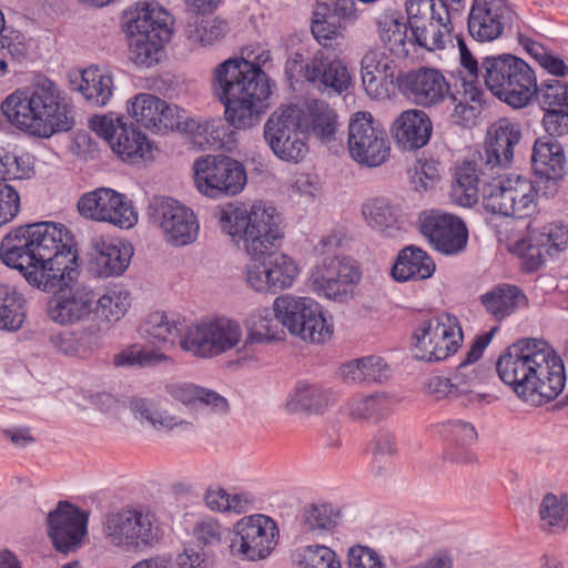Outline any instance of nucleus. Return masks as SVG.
I'll list each match as a JSON object with an SVG mask.
<instances>
[{
    "mask_svg": "<svg viewBox=\"0 0 568 568\" xmlns=\"http://www.w3.org/2000/svg\"><path fill=\"white\" fill-rule=\"evenodd\" d=\"M457 41L460 87L466 100L481 103L484 84L511 108L521 109L531 101L536 92V75L527 62L509 53L485 55L478 62L465 41L460 38Z\"/></svg>",
    "mask_w": 568,
    "mask_h": 568,
    "instance_id": "1",
    "label": "nucleus"
},
{
    "mask_svg": "<svg viewBox=\"0 0 568 568\" xmlns=\"http://www.w3.org/2000/svg\"><path fill=\"white\" fill-rule=\"evenodd\" d=\"M212 85L225 108V120L235 129L257 124L270 108V79L246 59H227L217 64Z\"/></svg>",
    "mask_w": 568,
    "mask_h": 568,
    "instance_id": "2",
    "label": "nucleus"
},
{
    "mask_svg": "<svg viewBox=\"0 0 568 568\" xmlns=\"http://www.w3.org/2000/svg\"><path fill=\"white\" fill-rule=\"evenodd\" d=\"M6 118L18 129L50 138L73 126L70 106L59 87L39 78L27 91H16L1 104Z\"/></svg>",
    "mask_w": 568,
    "mask_h": 568,
    "instance_id": "3",
    "label": "nucleus"
},
{
    "mask_svg": "<svg viewBox=\"0 0 568 568\" xmlns=\"http://www.w3.org/2000/svg\"><path fill=\"white\" fill-rule=\"evenodd\" d=\"M214 216L221 231L242 247L248 263L266 260L282 245V219L273 206L256 202L247 209L242 203L230 202L220 205Z\"/></svg>",
    "mask_w": 568,
    "mask_h": 568,
    "instance_id": "4",
    "label": "nucleus"
},
{
    "mask_svg": "<svg viewBox=\"0 0 568 568\" xmlns=\"http://www.w3.org/2000/svg\"><path fill=\"white\" fill-rule=\"evenodd\" d=\"M521 138L518 125L501 120L489 131V141L484 151L474 159L464 161L455 173L452 185V201L464 207H471L479 197V184L490 183L495 169L508 166L514 158V146Z\"/></svg>",
    "mask_w": 568,
    "mask_h": 568,
    "instance_id": "5",
    "label": "nucleus"
},
{
    "mask_svg": "<svg viewBox=\"0 0 568 568\" xmlns=\"http://www.w3.org/2000/svg\"><path fill=\"white\" fill-rule=\"evenodd\" d=\"M36 252L39 276L48 284L42 291H54L78 278V252L69 229L60 223L26 224Z\"/></svg>",
    "mask_w": 568,
    "mask_h": 568,
    "instance_id": "6",
    "label": "nucleus"
},
{
    "mask_svg": "<svg viewBox=\"0 0 568 568\" xmlns=\"http://www.w3.org/2000/svg\"><path fill=\"white\" fill-rule=\"evenodd\" d=\"M170 20V14L158 4L145 3L136 8L126 23L134 63L150 67L158 61L160 50L171 37Z\"/></svg>",
    "mask_w": 568,
    "mask_h": 568,
    "instance_id": "7",
    "label": "nucleus"
},
{
    "mask_svg": "<svg viewBox=\"0 0 568 568\" xmlns=\"http://www.w3.org/2000/svg\"><path fill=\"white\" fill-rule=\"evenodd\" d=\"M241 339V325L222 316L203 318L184 326L179 345L195 357L213 358L235 348Z\"/></svg>",
    "mask_w": 568,
    "mask_h": 568,
    "instance_id": "8",
    "label": "nucleus"
},
{
    "mask_svg": "<svg viewBox=\"0 0 568 568\" xmlns=\"http://www.w3.org/2000/svg\"><path fill=\"white\" fill-rule=\"evenodd\" d=\"M481 192L484 207L493 214L524 219L536 209L535 187L521 175L491 174L490 183H486Z\"/></svg>",
    "mask_w": 568,
    "mask_h": 568,
    "instance_id": "9",
    "label": "nucleus"
},
{
    "mask_svg": "<svg viewBox=\"0 0 568 568\" xmlns=\"http://www.w3.org/2000/svg\"><path fill=\"white\" fill-rule=\"evenodd\" d=\"M414 357L440 362L455 354L464 341L459 320L449 313L422 320L414 332Z\"/></svg>",
    "mask_w": 568,
    "mask_h": 568,
    "instance_id": "10",
    "label": "nucleus"
},
{
    "mask_svg": "<svg viewBox=\"0 0 568 568\" xmlns=\"http://www.w3.org/2000/svg\"><path fill=\"white\" fill-rule=\"evenodd\" d=\"M273 311L282 326L303 341L324 343L332 335L321 305L312 298L281 295L274 300Z\"/></svg>",
    "mask_w": 568,
    "mask_h": 568,
    "instance_id": "11",
    "label": "nucleus"
},
{
    "mask_svg": "<svg viewBox=\"0 0 568 568\" xmlns=\"http://www.w3.org/2000/svg\"><path fill=\"white\" fill-rule=\"evenodd\" d=\"M197 191L211 199L240 194L247 182L244 165L226 155H205L193 163Z\"/></svg>",
    "mask_w": 568,
    "mask_h": 568,
    "instance_id": "12",
    "label": "nucleus"
},
{
    "mask_svg": "<svg viewBox=\"0 0 568 568\" xmlns=\"http://www.w3.org/2000/svg\"><path fill=\"white\" fill-rule=\"evenodd\" d=\"M348 151L353 161L362 166L378 168L389 159L387 133L369 112H356L348 124Z\"/></svg>",
    "mask_w": 568,
    "mask_h": 568,
    "instance_id": "13",
    "label": "nucleus"
},
{
    "mask_svg": "<svg viewBox=\"0 0 568 568\" xmlns=\"http://www.w3.org/2000/svg\"><path fill=\"white\" fill-rule=\"evenodd\" d=\"M264 139L273 154L288 163L301 162L308 152L298 113L291 105L278 108L268 116Z\"/></svg>",
    "mask_w": 568,
    "mask_h": 568,
    "instance_id": "14",
    "label": "nucleus"
},
{
    "mask_svg": "<svg viewBox=\"0 0 568 568\" xmlns=\"http://www.w3.org/2000/svg\"><path fill=\"white\" fill-rule=\"evenodd\" d=\"M545 341L524 338L511 344L496 363L499 378L521 398L529 399V389L532 387L531 376L540 347Z\"/></svg>",
    "mask_w": 568,
    "mask_h": 568,
    "instance_id": "15",
    "label": "nucleus"
},
{
    "mask_svg": "<svg viewBox=\"0 0 568 568\" xmlns=\"http://www.w3.org/2000/svg\"><path fill=\"white\" fill-rule=\"evenodd\" d=\"M148 213L163 234L164 240L175 247L193 243L199 235V221L194 212L179 201L166 196H154Z\"/></svg>",
    "mask_w": 568,
    "mask_h": 568,
    "instance_id": "16",
    "label": "nucleus"
},
{
    "mask_svg": "<svg viewBox=\"0 0 568 568\" xmlns=\"http://www.w3.org/2000/svg\"><path fill=\"white\" fill-rule=\"evenodd\" d=\"M277 537L278 528L271 517L262 514L245 516L234 525L230 550L245 560H261L273 551Z\"/></svg>",
    "mask_w": 568,
    "mask_h": 568,
    "instance_id": "17",
    "label": "nucleus"
},
{
    "mask_svg": "<svg viewBox=\"0 0 568 568\" xmlns=\"http://www.w3.org/2000/svg\"><path fill=\"white\" fill-rule=\"evenodd\" d=\"M81 216L131 229L138 223V212L124 194L109 187H99L80 196L77 204Z\"/></svg>",
    "mask_w": 568,
    "mask_h": 568,
    "instance_id": "18",
    "label": "nucleus"
},
{
    "mask_svg": "<svg viewBox=\"0 0 568 568\" xmlns=\"http://www.w3.org/2000/svg\"><path fill=\"white\" fill-rule=\"evenodd\" d=\"M359 280L358 268L339 256L324 257L311 275L312 288L318 296L339 303L353 297V288Z\"/></svg>",
    "mask_w": 568,
    "mask_h": 568,
    "instance_id": "19",
    "label": "nucleus"
},
{
    "mask_svg": "<svg viewBox=\"0 0 568 568\" xmlns=\"http://www.w3.org/2000/svg\"><path fill=\"white\" fill-rule=\"evenodd\" d=\"M89 126L109 143L122 161L135 162L149 149L145 135L129 124L124 116L114 113L95 115L90 119Z\"/></svg>",
    "mask_w": 568,
    "mask_h": 568,
    "instance_id": "20",
    "label": "nucleus"
},
{
    "mask_svg": "<svg viewBox=\"0 0 568 568\" xmlns=\"http://www.w3.org/2000/svg\"><path fill=\"white\" fill-rule=\"evenodd\" d=\"M264 261L247 263L245 281L247 285L261 293L275 294L293 285L300 274L296 262L278 250Z\"/></svg>",
    "mask_w": 568,
    "mask_h": 568,
    "instance_id": "21",
    "label": "nucleus"
},
{
    "mask_svg": "<svg viewBox=\"0 0 568 568\" xmlns=\"http://www.w3.org/2000/svg\"><path fill=\"white\" fill-rule=\"evenodd\" d=\"M398 90L415 104L424 108L438 105L447 97L456 102L457 98L450 94L449 83L444 74L434 68L420 67L396 77Z\"/></svg>",
    "mask_w": 568,
    "mask_h": 568,
    "instance_id": "22",
    "label": "nucleus"
},
{
    "mask_svg": "<svg viewBox=\"0 0 568 568\" xmlns=\"http://www.w3.org/2000/svg\"><path fill=\"white\" fill-rule=\"evenodd\" d=\"M420 232L436 251L445 255L463 252L468 241L464 221L440 211L424 212L420 215Z\"/></svg>",
    "mask_w": 568,
    "mask_h": 568,
    "instance_id": "23",
    "label": "nucleus"
},
{
    "mask_svg": "<svg viewBox=\"0 0 568 568\" xmlns=\"http://www.w3.org/2000/svg\"><path fill=\"white\" fill-rule=\"evenodd\" d=\"M88 519L87 511L67 500L59 501L47 516L48 535L55 549L64 554L75 549L87 534Z\"/></svg>",
    "mask_w": 568,
    "mask_h": 568,
    "instance_id": "24",
    "label": "nucleus"
},
{
    "mask_svg": "<svg viewBox=\"0 0 568 568\" xmlns=\"http://www.w3.org/2000/svg\"><path fill=\"white\" fill-rule=\"evenodd\" d=\"M70 281L57 287L48 305V316L61 325H71L84 321L93 313L94 291Z\"/></svg>",
    "mask_w": 568,
    "mask_h": 568,
    "instance_id": "25",
    "label": "nucleus"
},
{
    "mask_svg": "<svg viewBox=\"0 0 568 568\" xmlns=\"http://www.w3.org/2000/svg\"><path fill=\"white\" fill-rule=\"evenodd\" d=\"M568 244V227L559 223H550L539 232L531 234L514 246V252L524 260L527 272L537 271L544 263L546 255L564 251Z\"/></svg>",
    "mask_w": 568,
    "mask_h": 568,
    "instance_id": "26",
    "label": "nucleus"
},
{
    "mask_svg": "<svg viewBox=\"0 0 568 568\" xmlns=\"http://www.w3.org/2000/svg\"><path fill=\"white\" fill-rule=\"evenodd\" d=\"M1 261L9 267L18 270L26 281L42 291L48 284L39 276L36 252L26 225L10 231L0 244Z\"/></svg>",
    "mask_w": 568,
    "mask_h": 568,
    "instance_id": "27",
    "label": "nucleus"
},
{
    "mask_svg": "<svg viewBox=\"0 0 568 568\" xmlns=\"http://www.w3.org/2000/svg\"><path fill=\"white\" fill-rule=\"evenodd\" d=\"M510 14L504 0H473L468 32L478 42H490L501 36Z\"/></svg>",
    "mask_w": 568,
    "mask_h": 568,
    "instance_id": "28",
    "label": "nucleus"
},
{
    "mask_svg": "<svg viewBox=\"0 0 568 568\" xmlns=\"http://www.w3.org/2000/svg\"><path fill=\"white\" fill-rule=\"evenodd\" d=\"M303 68L304 79L322 92L341 94L351 84L347 68L337 55L331 57L323 50L316 51Z\"/></svg>",
    "mask_w": 568,
    "mask_h": 568,
    "instance_id": "29",
    "label": "nucleus"
},
{
    "mask_svg": "<svg viewBox=\"0 0 568 568\" xmlns=\"http://www.w3.org/2000/svg\"><path fill=\"white\" fill-rule=\"evenodd\" d=\"M531 376L532 387L529 389V398L535 395L545 398L547 402L555 399L565 388L566 373L562 359L558 356L550 345L545 341V346L540 347Z\"/></svg>",
    "mask_w": 568,
    "mask_h": 568,
    "instance_id": "30",
    "label": "nucleus"
},
{
    "mask_svg": "<svg viewBox=\"0 0 568 568\" xmlns=\"http://www.w3.org/2000/svg\"><path fill=\"white\" fill-rule=\"evenodd\" d=\"M165 392L195 415H224L229 412L227 399L210 388L186 382H173L165 385Z\"/></svg>",
    "mask_w": 568,
    "mask_h": 568,
    "instance_id": "31",
    "label": "nucleus"
},
{
    "mask_svg": "<svg viewBox=\"0 0 568 568\" xmlns=\"http://www.w3.org/2000/svg\"><path fill=\"white\" fill-rule=\"evenodd\" d=\"M298 113L302 129L323 144L337 140L339 123L335 110L323 100H312L304 106L292 105Z\"/></svg>",
    "mask_w": 568,
    "mask_h": 568,
    "instance_id": "32",
    "label": "nucleus"
},
{
    "mask_svg": "<svg viewBox=\"0 0 568 568\" xmlns=\"http://www.w3.org/2000/svg\"><path fill=\"white\" fill-rule=\"evenodd\" d=\"M432 132V121L422 110L412 109L402 112L392 125L396 144L406 151L424 148L429 142Z\"/></svg>",
    "mask_w": 568,
    "mask_h": 568,
    "instance_id": "33",
    "label": "nucleus"
},
{
    "mask_svg": "<svg viewBox=\"0 0 568 568\" xmlns=\"http://www.w3.org/2000/svg\"><path fill=\"white\" fill-rule=\"evenodd\" d=\"M91 265L93 272L100 277L121 275L129 266L133 255L130 244L118 240L99 237L93 240Z\"/></svg>",
    "mask_w": 568,
    "mask_h": 568,
    "instance_id": "34",
    "label": "nucleus"
},
{
    "mask_svg": "<svg viewBox=\"0 0 568 568\" xmlns=\"http://www.w3.org/2000/svg\"><path fill=\"white\" fill-rule=\"evenodd\" d=\"M398 65L395 59L381 50H369L361 62L362 82L365 91L372 98L378 99L384 94V83L396 82Z\"/></svg>",
    "mask_w": 568,
    "mask_h": 568,
    "instance_id": "35",
    "label": "nucleus"
},
{
    "mask_svg": "<svg viewBox=\"0 0 568 568\" xmlns=\"http://www.w3.org/2000/svg\"><path fill=\"white\" fill-rule=\"evenodd\" d=\"M496 331L497 327H494L489 332L477 336L467 352L466 358L458 365L453 376L458 398L466 396L471 402L477 396L474 388L481 383V376L471 364L481 357Z\"/></svg>",
    "mask_w": 568,
    "mask_h": 568,
    "instance_id": "36",
    "label": "nucleus"
},
{
    "mask_svg": "<svg viewBox=\"0 0 568 568\" xmlns=\"http://www.w3.org/2000/svg\"><path fill=\"white\" fill-rule=\"evenodd\" d=\"M366 224L385 237H397L402 232L400 209L386 197H374L362 205Z\"/></svg>",
    "mask_w": 568,
    "mask_h": 568,
    "instance_id": "37",
    "label": "nucleus"
},
{
    "mask_svg": "<svg viewBox=\"0 0 568 568\" xmlns=\"http://www.w3.org/2000/svg\"><path fill=\"white\" fill-rule=\"evenodd\" d=\"M436 265L422 248L409 245L399 251L392 267V276L397 282L423 281L433 276Z\"/></svg>",
    "mask_w": 568,
    "mask_h": 568,
    "instance_id": "38",
    "label": "nucleus"
},
{
    "mask_svg": "<svg viewBox=\"0 0 568 568\" xmlns=\"http://www.w3.org/2000/svg\"><path fill=\"white\" fill-rule=\"evenodd\" d=\"M378 36L385 48L397 59H406L414 48L408 23L396 12L386 11L377 20Z\"/></svg>",
    "mask_w": 568,
    "mask_h": 568,
    "instance_id": "39",
    "label": "nucleus"
},
{
    "mask_svg": "<svg viewBox=\"0 0 568 568\" xmlns=\"http://www.w3.org/2000/svg\"><path fill=\"white\" fill-rule=\"evenodd\" d=\"M485 311L497 321H501L517 310L528 305L525 293L513 284H498L480 296Z\"/></svg>",
    "mask_w": 568,
    "mask_h": 568,
    "instance_id": "40",
    "label": "nucleus"
},
{
    "mask_svg": "<svg viewBox=\"0 0 568 568\" xmlns=\"http://www.w3.org/2000/svg\"><path fill=\"white\" fill-rule=\"evenodd\" d=\"M131 551L151 549L163 538L162 524L154 511L145 507H131Z\"/></svg>",
    "mask_w": 568,
    "mask_h": 568,
    "instance_id": "41",
    "label": "nucleus"
},
{
    "mask_svg": "<svg viewBox=\"0 0 568 568\" xmlns=\"http://www.w3.org/2000/svg\"><path fill=\"white\" fill-rule=\"evenodd\" d=\"M536 175L546 180H558L564 176L566 158L561 144L555 139H538L531 155Z\"/></svg>",
    "mask_w": 568,
    "mask_h": 568,
    "instance_id": "42",
    "label": "nucleus"
},
{
    "mask_svg": "<svg viewBox=\"0 0 568 568\" xmlns=\"http://www.w3.org/2000/svg\"><path fill=\"white\" fill-rule=\"evenodd\" d=\"M78 91L94 106H104L113 95L114 83L111 72L105 68L90 65L79 74Z\"/></svg>",
    "mask_w": 568,
    "mask_h": 568,
    "instance_id": "43",
    "label": "nucleus"
},
{
    "mask_svg": "<svg viewBox=\"0 0 568 568\" xmlns=\"http://www.w3.org/2000/svg\"><path fill=\"white\" fill-rule=\"evenodd\" d=\"M410 40L414 47L417 45L427 51L443 50L450 39V13L444 4H439V13L435 19H428L425 22L423 31H415V27H409Z\"/></svg>",
    "mask_w": 568,
    "mask_h": 568,
    "instance_id": "44",
    "label": "nucleus"
},
{
    "mask_svg": "<svg viewBox=\"0 0 568 568\" xmlns=\"http://www.w3.org/2000/svg\"><path fill=\"white\" fill-rule=\"evenodd\" d=\"M311 30L323 48L341 51L345 39L344 27L341 20L335 18V14H332L329 4H316Z\"/></svg>",
    "mask_w": 568,
    "mask_h": 568,
    "instance_id": "45",
    "label": "nucleus"
},
{
    "mask_svg": "<svg viewBox=\"0 0 568 568\" xmlns=\"http://www.w3.org/2000/svg\"><path fill=\"white\" fill-rule=\"evenodd\" d=\"M105 542L121 551H131V507L108 511L101 519Z\"/></svg>",
    "mask_w": 568,
    "mask_h": 568,
    "instance_id": "46",
    "label": "nucleus"
},
{
    "mask_svg": "<svg viewBox=\"0 0 568 568\" xmlns=\"http://www.w3.org/2000/svg\"><path fill=\"white\" fill-rule=\"evenodd\" d=\"M341 374L347 383H382L389 377V367L382 357L371 355L344 364Z\"/></svg>",
    "mask_w": 568,
    "mask_h": 568,
    "instance_id": "47",
    "label": "nucleus"
},
{
    "mask_svg": "<svg viewBox=\"0 0 568 568\" xmlns=\"http://www.w3.org/2000/svg\"><path fill=\"white\" fill-rule=\"evenodd\" d=\"M184 327L173 318H170L163 312L151 313L139 326L141 338L151 343L171 344L175 343L176 337L182 336Z\"/></svg>",
    "mask_w": 568,
    "mask_h": 568,
    "instance_id": "48",
    "label": "nucleus"
},
{
    "mask_svg": "<svg viewBox=\"0 0 568 568\" xmlns=\"http://www.w3.org/2000/svg\"><path fill=\"white\" fill-rule=\"evenodd\" d=\"M130 409L133 416L142 424L152 426L155 429L171 430L174 427H182L184 429L192 426L187 420L178 419V417L170 415L166 412H160L155 408L153 402L136 397L130 402Z\"/></svg>",
    "mask_w": 568,
    "mask_h": 568,
    "instance_id": "49",
    "label": "nucleus"
},
{
    "mask_svg": "<svg viewBox=\"0 0 568 568\" xmlns=\"http://www.w3.org/2000/svg\"><path fill=\"white\" fill-rule=\"evenodd\" d=\"M285 336L282 323L278 317L270 311H257L251 314L247 320V342L256 344H268L282 341Z\"/></svg>",
    "mask_w": 568,
    "mask_h": 568,
    "instance_id": "50",
    "label": "nucleus"
},
{
    "mask_svg": "<svg viewBox=\"0 0 568 568\" xmlns=\"http://www.w3.org/2000/svg\"><path fill=\"white\" fill-rule=\"evenodd\" d=\"M541 528L546 531L560 532L568 527V495L547 493L539 506Z\"/></svg>",
    "mask_w": 568,
    "mask_h": 568,
    "instance_id": "51",
    "label": "nucleus"
},
{
    "mask_svg": "<svg viewBox=\"0 0 568 568\" xmlns=\"http://www.w3.org/2000/svg\"><path fill=\"white\" fill-rule=\"evenodd\" d=\"M26 301L10 285L0 284V329L18 331L26 318Z\"/></svg>",
    "mask_w": 568,
    "mask_h": 568,
    "instance_id": "52",
    "label": "nucleus"
},
{
    "mask_svg": "<svg viewBox=\"0 0 568 568\" xmlns=\"http://www.w3.org/2000/svg\"><path fill=\"white\" fill-rule=\"evenodd\" d=\"M227 32V22L220 18L196 19L194 22H189L185 30L187 40L202 47L213 45L221 41Z\"/></svg>",
    "mask_w": 568,
    "mask_h": 568,
    "instance_id": "53",
    "label": "nucleus"
},
{
    "mask_svg": "<svg viewBox=\"0 0 568 568\" xmlns=\"http://www.w3.org/2000/svg\"><path fill=\"white\" fill-rule=\"evenodd\" d=\"M130 304V294L122 288L114 287L106 290L105 293L100 296L95 294L93 313L109 322H115L124 316Z\"/></svg>",
    "mask_w": 568,
    "mask_h": 568,
    "instance_id": "54",
    "label": "nucleus"
},
{
    "mask_svg": "<svg viewBox=\"0 0 568 568\" xmlns=\"http://www.w3.org/2000/svg\"><path fill=\"white\" fill-rule=\"evenodd\" d=\"M393 410V400L385 394L356 398L348 403V412L355 418L381 419Z\"/></svg>",
    "mask_w": 568,
    "mask_h": 568,
    "instance_id": "55",
    "label": "nucleus"
},
{
    "mask_svg": "<svg viewBox=\"0 0 568 568\" xmlns=\"http://www.w3.org/2000/svg\"><path fill=\"white\" fill-rule=\"evenodd\" d=\"M328 404L326 392L315 385H298L287 403L292 412L321 413Z\"/></svg>",
    "mask_w": 568,
    "mask_h": 568,
    "instance_id": "56",
    "label": "nucleus"
},
{
    "mask_svg": "<svg viewBox=\"0 0 568 568\" xmlns=\"http://www.w3.org/2000/svg\"><path fill=\"white\" fill-rule=\"evenodd\" d=\"M435 434L450 444L458 446H468L477 440L475 426L463 419H447L433 425Z\"/></svg>",
    "mask_w": 568,
    "mask_h": 568,
    "instance_id": "57",
    "label": "nucleus"
},
{
    "mask_svg": "<svg viewBox=\"0 0 568 568\" xmlns=\"http://www.w3.org/2000/svg\"><path fill=\"white\" fill-rule=\"evenodd\" d=\"M294 558L300 568H342L335 551L322 545L306 546Z\"/></svg>",
    "mask_w": 568,
    "mask_h": 568,
    "instance_id": "58",
    "label": "nucleus"
},
{
    "mask_svg": "<svg viewBox=\"0 0 568 568\" xmlns=\"http://www.w3.org/2000/svg\"><path fill=\"white\" fill-rule=\"evenodd\" d=\"M337 513L329 504H313L303 509L302 525L306 531L322 534L336 525Z\"/></svg>",
    "mask_w": 568,
    "mask_h": 568,
    "instance_id": "59",
    "label": "nucleus"
},
{
    "mask_svg": "<svg viewBox=\"0 0 568 568\" xmlns=\"http://www.w3.org/2000/svg\"><path fill=\"white\" fill-rule=\"evenodd\" d=\"M537 98L542 110H568V84L559 80H547L536 83Z\"/></svg>",
    "mask_w": 568,
    "mask_h": 568,
    "instance_id": "60",
    "label": "nucleus"
},
{
    "mask_svg": "<svg viewBox=\"0 0 568 568\" xmlns=\"http://www.w3.org/2000/svg\"><path fill=\"white\" fill-rule=\"evenodd\" d=\"M163 100L153 94H138L128 108L130 115L145 129L153 131Z\"/></svg>",
    "mask_w": 568,
    "mask_h": 568,
    "instance_id": "61",
    "label": "nucleus"
},
{
    "mask_svg": "<svg viewBox=\"0 0 568 568\" xmlns=\"http://www.w3.org/2000/svg\"><path fill=\"white\" fill-rule=\"evenodd\" d=\"M519 43L548 73L555 77H565L568 74V65L565 61L554 55L542 44L526 37H520Z\"/></svg>",
    "mask_w": 568,
    "mask_h": 568,
    "instance_id": "62",
    "label": "nucleus"
},
{
    "mask_svg": "<svg viewBox=\"0 0 568 568\" xmlns=\"http://www.w3.org/2000/svg\"><path fill=\"white\" fill-rule=\"evenodd\" d=\"M406 13L408 26H414L415 31H423L428 19H435L439 13L438 0H406Z\"/></svg>",
    "mask_w": 568,
    "mask_h": 568,
    "instance_id": "63",
    "label": "nucleus"
},
{
    "mask_svg": "<svg viewBox=\"0 0 568 568\" xmlns=\"http://www.w3.org/2000/svg\"><path fill=\"white\" fill-rule=\"evenodd\" d=\"M347 568H386L378 554L368 546L354 545L347 551Z\"/></svg>",
    "mask_w": 568,
    "mask_h": 568,
    "instance_id": "64",
    "label": "nucleus"
}]
</instances>
